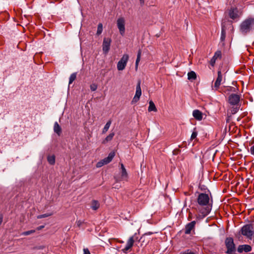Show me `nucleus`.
<instances>
[{"label":"nucleus","instance_id":"obj_6","mask_svg":"<svg viewBox=\"0 0 254 254\" xmlns=\"http://www.w3.org/2000/svg\"><path fill=\"white\" fill-rule=\"evenodd\" d=\"M225 245L227 249L226 252L227 254H232L235 251L234 241L232 238H226L225 240Z\"/></svg>","mask_w":254,"mask_h":254},{"label":"nucleus","instance_id":"obj_35","mask_svg":"<svg viewBox=\"0 0 254 254\" xmlns=\"http://www.w3.org/2000/svg\"><path fill=\"white\" fill-rule=\"evenodd\" d=\"M140 61V59L136 58V62H135V70H137L138 64H139Z\"/></svg>","mask_w":254,"mask_h":254},{"label":"nucleus","instance_id":"obj_27","mask_svg":"<svg viewBox=\"0 0 254 254\" xmlns=\"http://www.w3.org/2000/svg\"><path fill=\"white\" fill-rule=\"evenodd\" d=\"M35 232V230H31L23 232L21 233V235L23 236H28L32 234Z\"/></svg>","mask_w":254,"mask_h":254},{"label":"nucleus","instance_id":"obj_17","mask_svg":"<svg viewBox=\"0 0 254 254\" xmlns=\"http://www.w3.org/2000/svg\"><path fill=\"white\" fill-rule=\"evenodd\" d=\"M251 250V247L248 245H241L238 248V252L239 253H242L243 252H249Z\"/></svg>","mask_w":254,"mask_h":254},{"label":"nucleus","instance_id":"obj_33","mask_svg":"<svg viewBox=\"0 0 254 254\" xmlns=\"http://www.w3.org/2000/svg\"><path fill=\"white\" fill-rule=\"evenodd\" d=\"M90 87V89L93 91H95L97 89V85L96 84H92Z\"/></svg>","mask_w":254,"mask_h":254},{"label":"nucleus","instance_id":"obj_1","mask_svg":"<svg viewBox=\"0 0 254 254\" xmlns=\"http://www.w3.org/2000/svg\"><path fill=\"white\" fill-rule=\"evenodd\" d=\"M197 202L200 206L204 207L202 209L200 210L199 209V212L203 216L208 215L211 210L212 202V200L210 199L209 195L205 193H200L197 197Z\"/></svg>","mask_w":254,"mask_h":254},{"label":"nucleus","instance_id":"obj_30","mask_svg":"<svg viewBox=\"0 0 254 254\" xmlns=\"http://www.w3.org/2000/svg\"><path fill=\"white\" fill-rule=\"evenodd\" d=\"M197 135V132L196 130V128H194L193 129V131L191 134V135L190 137V139L193 140V139H195Z\"/></svg>","mask_w":254,"mask_h":254},{"label":"nucleus","instance_id":"obj_44","mask_svg":"<svg viewBox=\"0 0 254 254\" xmlns=\"http://www.w3.org/2000/svg\"><path fill=\"white\" fill-rule=\"evenodd\" d=\"M120 187H121V186H118V185H117V186H115L114 188H116V189H119Z\"/></svg>","mask_w":254,"mask_h":254},{"label":"nucleus","instance_id":"obj_34","mask_svg":"<svg viewBox=\"0 0 254 254\" xmlns=\"http://www.w3.org/2000/svg\"><path fill=\"white\" fill-rule=\"evenodd\" d=\"M250 152L251 154L254 157V144L250 147Z\"/></svg>","mask_w":254,"mask_h":254},{"label":"nucleus","instance_id":"obj_9","mask_svg":"<svg viewBox=\"0 0 254 254\" xmlns=\"http://www.w3.org/2000/svg\"><path fill=\"white\" fill-rule=\"evenodd\" d=\"M229 15L231 19L235 20L240 17L241 13L237 8L232 7L229 10Z\"/></svg>","mask_w":254,"mask_h":254},{"label":"nucleus","instance_id":"obj_32","mask_svg":"<svg viewBox=\"0 0 254 254\" xmlns=\"http://www.w3.org/2000/svg\"><path fill=\"white\" fill-rule=\"evenodd\" d=\"M52 215V214H50V213H46V214H42V215H39L37 216V218L38 219H41V218H45V217H49L50 216H51Z\"/></svg>","mask_w":254,"mask_h":254},{"label":"nucleus","instance_id":"obj_24","mask_svg":"<svg viewBox=\"0 0 254 254\" xmlns=\"http://www.w3.org/2000/svg\"><path fill=\"white\" fill-rule=\"evenodd\" d=\"M112 122L111 120H109L107 122L105 126H104L103 130H102V133L104 134L109 129L111 125Z\"/></svg>","mask_w":254,"mask_h":254},{"label":"nucleus","instance_id":"obj_36","mask_svg":"<svg viewBox=\"0 0 254 254\" xmlns=\"http://www.w3.org/2000/svg\"><path fill=\"white\" fill-rule=\"evenodd\" d=\"M192 218H193L192 213L190 211H189V214H188V220L189 221H190L192 219Z\"/></svg>","mask_w":254,"mask_h":254},{"label":"nucleus","instance_id":"obj_20","mask_svg":"<svg viewBox=\"0 0 254 254\" xmlns=\"http://www.w3.org/2000/svg\"><path fill=\"white\" fill-rule=\"evenodd\" d=\"M149 104V105L148 108V112L153 111L156 112L157 111V109L155 106V105L152 101H150Z\"/></svg>","mask_w":254,"mask_h":254},{"label":"nucleus","instance_id":"obj_11","mask_svg":"<svg viewBox=\"0 0 254 254\" xmlns=\"http://www.w3.org/2000/svg\"><path fill=\"white\" fill-rule=\"evenodd\" d=\"M240 97L239 95L235 94L230 95L228 98L229 103L232 105L238 104L240 101Z\"/></svg>","mask_w":254,"mask_h":254},{"label":"nucleus","instance_id":"obj_16","mask_svg":"<svg viewBox=\"0 0 254 254\" xmlns=\"http://www.w3.org/2000/svg\"><path fill=\"white\" fill-rule=\"evenodd\" d=\"M192 116L197 121H201L203 118L202 113L198 110H194L192 112Z\"/></svg>","mask_w":254,"mask_h":254},{"label":"nucleus","instance_id":"obj_19","mask_svg":"<svg viewBox=\"0 0 254 254\" xmlns=\"http://www.w3.org/2000/svg\"><path fill=\"white\" fill-rule=\"evenodd\" d=\"M100 207V203L98 201L96 200H93L91 202V208L94 210H96Z\"/></svg>","mask_w":254,"mask_h":254},{"label":"nucleus","instance_id":"obj_39","mask_svg":"<svg viewBox=\"0 0 254 254\" xmlns=\"http://www.w3.org/2000/svg\"><path fill=\"white\" fill-rule=\"evenodd\" d=\"M180 254H195L194 253L190 252V251H189V250L185 252H184V253H181Z\"/></svg>","mask_w":254,"mask_h":254},{"label":"nucleus","instance_id":"obj_31","mask_svg":"<svg viewBox=\"0 0 254 254\" xmlns=\"http://www.w3.org/2000/svg\"><path fill=\"white\" fill-rule=\"evenodd\" d=\"M226 37V32L225 30L222 28L221 30V40L222 41H224Z\"/></svg>","mask_w":254,"mask_h":254},{"label":"nucleus","instance_id":"obj_15","mask_svg":"<svg viewBox=\"0 0 254 254\" xmlns=\"http://www.w3.org/2000/svg\"><path fill=\"white\" fill-rule=\"evenodd\" d=\"M221 58V52L220 51H216L210 61V64H211V65L214 66L216 60L218 59H220Z\"/></svg>","mask_w":254,"mask_h":254},{"label":"nucleus","instance_id":"obj_40","mask_svg":"<svg viewBox=\"0 0 254 254\" xmlns=\"http://www.w3.org/2000/svg\"><path fill=\"white\" fill-rule=\"evenodd\" d=\"M141 55V51L140 50H139L137 53V58L140 59Z\"/></svg>","mask_w":254,"mask_h":254},{"label":"nucleus","instance_id":"obj_8","mask_svg":"<svg viewBox=\"0 0 254 254\" xmlns=\"http://www.w3.org/2000/svg\"><path fill=\"white\" fill-rule=\"evenodd\" d=\"M120 164L121 167V175L120 177L116 178V182H119L123 181H127L128 174L126 169L123 163H121Z\"/></svg>","mask_w":254,"mask_h":254},{"label":"nucleus","instance_id":"obj_22","mask_svg":"<svg viewBox=\"0 0 254 254\" xmlns=\"http://www.w3.org/2000/svg\"><path fill=\"white\" fill-rule=\"evenodd\" d=\"M54 129L56 133L59 135H60L61 133V128L57 122H56L54 124Z\"/></svg>","mask_w":254,"mask_h":254},{"label":"nucleus","instance_id":"obj_23","mask_svg":"<svg viewBox=\"0 0 254 254\" xmlns=\"http://www.w3.org/2000/svg\"><path fill=\"white\" fill-rule=\"evenodd\" d=\"M114 135L115 134L114 132L111 133L103 140L102 143L103 144H106L108 142L111 141L113 139Z\"/></svg>","mask_w":254,"mask_h":254},{"label":"nucleus","instance_id":"obj_41","mask_svg":"<svg viewBox=\"0 0 254 254\" xmlns=\"http://www.w3.org/2000/svg\"><path fill=\"white\" fill-rule=\"evenodd\" d=\"M3 220V215L1 214H0V225L1 224Z\"/></svg>","mask_w":254,"mask_h":254},{"label":"nucleus","instance_id":"obj_12","mask_svg":"<svg viewBox=\"0 0 254 254\" xmlns=\"http://www.w3.org/2000/svg\"><path fill=\"white\" fill-rule=\"evenodd\" d=\"M111 43V39L110 38H105L103 42V51L105 54L108 53Z\"/></svg>","mask_w":254,"mask_h":254},{"label":"nucleus","instance_id":"obj_14","mask_svg":"<svg viewBox=\"0 0 254 254\" xmlns=\"http://www.w3.org/2000/svg\"><path fill=\"white\" fill-rule=\"evenodd\" d=\"M196 222L195 221L189 223L185 226V233L186 234H190L191 231L194 229Z\"/></svg>","mask_w":254,"mask_h":254},{"label":"nucleus","instance_id":"obj_13","mask_svg":"<svg viewBox=\"0 0 254 254\" xmlns=\"http://www.w3.org/2000/svg\"><path fill=\"white\" fill-rule=\"evenodd\" d=\"M217 73L218 76L213 86V88L216 90H218L219 88L223 79L222 74L221 70H219Z\"/></svg>","mask_w":254,"mask_h":254},{"label":"nucleus","instance_id":"obj_18","mask_svg":"<svg viewBox=\"0 0 254 254\" xmlns=\"http://www.w3.org/2000/svg\"><path fill=\"white\" fill-rule=\"evenodd\" d=\"M134 242V240L133 239V237H130L127 243L126 246L125 248V250L128 251V250H129L132 247Z\"/></svg>","mask_w":254,"mask_h":254},{"label":"nucleus","instance_id":"obj_38","mask_svg":"<svg viewBox=\"0 0 254 254\" xmlns=\"http://www.w3.org/2000/svg\"><path fill=\"white\" fill-rule=\"evenodd\" d=\"M83 254H91L90 251L87 248L83 249Z\"/></svg>","mask_w":254,"mask_h":254},{"label":"nucleus","instance_id":"obj_4","mask_svg":"<svg viewBox=\"0 0 254 254\" xmlns=\"http://www.w3.org/2000/svg\"><path fill=\"white\" fill-rule=\"evenodd\" d=\"M126 19L123 17H120L117 20V26L120 34L122 36H124L126 31Z\"/></svg>","mask_w":254,"mask_h":254},{"label":"nucleus","instance_id":"obj_42","mask_svg":"<svg viewBox=\"0 0 254 254\" xmlns=\"http://www.w3.org/2000/svg\"><path fill=\"white\" fill-rule=\"evenodd\" d=\"M44 225H41V226H40L39 227H38L37 228H36V230H40L41 229H42L43 228H44Z\"/></svg>","mask_w":254,"mask_h":254},{"label":"nucleus","instance_id":"obj_3","mask_svg":"<svg viewBox=\"0 0 254 254\" xmlns=\"http://www.w3.org/2000/svg\"><path fill=\"white\" fill-rule=\"evenodd\" d=\"M241 233L243 236L251 240L254 235L253 226L250 224L244 226L241 229Z\"/></svg>","mask_w":254,"mask_h":254},{"label":"nucleus","instance_id":"obj_5","mask_svg":"<svg viewBox=\"0 0 254 254\" xmlns=\"http://www.w3.org/2000/svg\"><path fill=\"white\" fill-rule=\"evenodd\" d=\"M129 59V56L127 54H124L117 63V67L118 70L122 71L126 68L127 62Z\"/></svg>","mask_w":254,"mask_h":254},{"label":"nucleus","instance_id":"obj_21","mask_svg":"<svg viewBox=\"0 0 254 254\" xmlns=\"http://www.w3.org/2000/svg\"><path fill=\"white\" fill-rule=\"evenodd\" d=\"M188 78L189 80H195L196 79V74L193 71H191L188 73Z\"/></svg>","mask_w":254,"mask_h":254},{"label":"nucleus","instance_id":"obj_10","mask_svg":"<svg viewBox=\"0 0 254 254\" xmlns=\"http://www.w3.org/2000/svg\"><path fill=\"white\" fill-rule=\"evenodd\" d=\"M141 95V89L140 87V82H139L136 87L135 94L131 101L132 103H136L139 100L140 97Z\"/></svg>","mask_w":254,"mask_h":254},{"label":"nucleus","instance_id":"obj_26","mask_svg":"<svg viewBox=\"0 0 254 254\" xmlns=\"http://www.w3.org/2000/svg\"><path fill=\"white\" fill-rule=\"evenodd\" d=\"M76 73H72L70 76V77H69V84H71L74 80H75V79H76Z\"/></svg>","mask_w":254,"mask_h":254},{"label":"nucleus","instance_id":"obj_25","mask_svg":"<svg viewBox=\"0 0 254 254\" xmlns=\"http://www.w3.org/2000/svg\"><path fill=\"white\" fill-rule=\"evenodd\" d=\"M47 160L48 162L51 165H54L55 163V157L54 155L48 156Z\"/></svg>","mask_w":254,"mask_h":254},{"label":"nucleus","instance_id":"obj_2","mask_svg":"<svg viewBox=\"0 0 254 254\" xmlns=\"http://www.w3.org/2000/svg\"><path fill=\"white\" fill-rule=\"evenodd\" d=\"M254 26V19L249 18L244 20L241 24L240 30L243 33H247Z\"/></svg>","mask_w":254,"mask_h":254},{"label":"nucleus","instance_id":"obj_43","mask_svg":"<svg viewBox=\"0 0 254 254\" xmlns=\"http://www.w3.org/2000/svg\"><path fill=\"white\" fill-rule=\"evenodd\" d=\"M141 5H143L144 3V0H139Z\"/></svg>","mask_w":254,"mask_h":254},{"label":"nucleus","instance_id":"obj_28","mask_svg":"<svg viewBox=\"0 0 254 254\" xmlns=\"http://www.w3.org/2000/svg\"><path fill=\"white\" fill-rule=\"evenodd\" d=\"M103 31V25L102 23H99L98 25V28H97V35H100Z\"/></svg>","mask_w":254,"mask_h":254},{"label":"nucleus","instance_id":"obj_37","mask_svg":"<svg viewBox=\"0 0 254 254\" xmlns=\"http://www.w3.org/2000/svg\"><path fill=\"white\" fill-rule=\"evenodd\" d=\"M83 223V222L81 220H78L76 221L77 226L79 227H80Z\"/></svg>","mask_w":254,"mask_h":254},{"label":"nucleus","instance_id":"obj_7","mask_svg":"<svg viewBox=\"0 0 254 254\" xmlns=\"http://www.w3.org/2000/svg\"><path fill=\"white\" fill-rule=\"evenodd\" d=\"M115 156V152H111L109 153L108 156L106 158H105L101 161L98 162L96 164V167L97 168H100L102 166H103L104 165L107 164L109 163H110L114 156Z\"/></svg>","mask_w":254,"mask_h":254},{"label":"nucleus","instance_id":"obj_29","mask_svg":"<svg viewBox=\"0 0 254 254\" xmlns=\"http://www.w3.org/2000/svg\"><path fill=\"white\" fill-rule=\"evenodd\" d=\"M233 89H235L234 87L228 86V87H224L222 89V91L224 93H226L227 91L230 92L232 91Z\"/></svg>","mask_w":254,"mask_h":254}]
</instances>
